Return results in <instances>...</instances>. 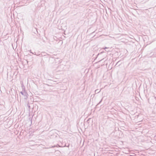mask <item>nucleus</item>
I'll list each match as a JSON object with an SVG mask.
<instances>
[{
  "mask_svg": "<svg viewBox=\"0 0 156 156\" xmlns=\"http://www.w3.org/2000/svg\"><path fill=\"white\" fill-rule=\"evenodd\" d=\"M64 66H65L63 65H59L56 68V71L57 72L62 71L64 68Z\"/></svg>",
  "mask_w": 156,
  "mask_h": 156,
  "instance_id": "f257e3e1",
  "label": "nucleus"
},
{
  "mask_svg": "<svg viewBox=\"0 0 156 156\" xmlns=\"http://www.w3.org/2000/svg\"><path fill=\"white\" fill-rule=\"evenodd\" d=\"M20 93H21V94L23 95H24V96H27V93L25 91H21L20 92Z\"/></svg>",
  "mask_w": 156,
  "mask_h": 156,
  "instance_id": "f03ea898",
  "label": "nucleus"
},
{
  "mask_svg": "<svg viewBox=\"0 0 156 156\" xmlns=\"http://www.w3.org/2000/svg\"><path fill=\"white\" fill-rule=\"evenodd\" d=\"M101 91V90H99V89H97L95 90V94H98Z\"/></svg>",
  "mask_w": 156,
  "mask_h": 156,
  "instance_id": "7ed1b4c3",
  "label": "nucleus"
},
{
  "mask_svg": "<svg viewBox=\"0 0 156 156\" xmlns=\"http://www.w3.org/2000/svg\"><path fill=\"white\" fill-rule=\"evenodd\" d=\"M35 55H36L37 56H38L40 57H42L43 56L42 54L41 53L38 54H35Z\"/></svg>",
  "mask_w": 156,
  "mask_h": 156,
  "instance_id": "20e7f679",
  "label": "nucleus"
},
{
  "mask_svg": "<svg viewBox=\"0 0 156 156\" xmlns=\"http://www.w3.org/2000/svg\"><path fill=\"white\" fill-rule=\"evenodd\" d=\"M108 48L105 47V48H104V49L105 50V51L107 52H108L109 51L108 50H106L107 49H108Z\"/></svg>",
  "mask_w": 156,
  "mask_h": 156,
  "instance_id": "39448f33",
  "label": "nucleus"
},
{
  "mask_svg": "<svg viewBox=\"0 0 156 156\" xmlns=\"http://www.w3.org/2000/svg\"><path fill=\"white\" fill-rule=\"evenodd\" d=\"M102 99L99 102V103L97 105H98L102 101Z\"/></svg>",
  "mask_w": 156,
  "mask_h": 156,
  "instance_id": "423d86ee",
  "label": "nucleus"
},
{
  "mask_svg": "<svg viewBox=\"0 0 156 156\" xmlns=\"http://www.w3.org/2000/svg\"><path fill=\"white\" fill-rule=\"evenodd\" d=\"M154 139L156 140V135H155L154 136Z\"/></svg>",
  "mask_w": 156,
  "mask_h": 156,
  "instance_id": "0eeeda50",
  "label": "nucleus"
},
{
  "mask_svg": "<svg viewBox=\"0 0 156 156\" xmlns=\"http://www.w3.org/2000/svg\"><path fill=\"white\" fill-rule=\"evenodd\" d=\"M27 106H28L29 108H30V106H29V105L28 104H27Z\"/></svg>",
  "mask_w": 156,
  "mask_h": 156,
  "instance_id": "6e6552de",
  "label": "nucleus"
},
{
  "mask_svg": "<svg viewBox=\"0 0 156 156\" xmlns=\"http://www.w3.org/2000/svg\"><path fill=\"white\" fill-rule=\"evenodd\" d=\"M32 54H34V55H35V54H36V53L35 52L34 53H32Z\"/></svg>",
  "mask_w": 156,
  "mask_h": 156,
  "instance_id": "1a4fd4ad",
  "label": "nucleus"
},
{
  "mask_svg": "<svg viewBox=\"0 0 156 156\" xmlns=\"http://www.w3.org/2000/svg\"><path fill=\"white\" fill-rule=\"evenodd\" d=\"M55 146H53L52 147H55Z\"/></svg>",
  "mask_w": 156,
  "mask_h": 156,
  "instance_id": "9d476101",
  "label": "nucleus"
},
{
  "mask_svg": "<svg viewBox=\"0 0 156 156\" xmlns=\"http://www.w3.org/2000/svg\"><path fill=\"white\" fill-rule=\"evenodd\" d=\"M119 62H118L116 64H118V63H119Z\"/></svg>",
  "mask_w": 156,
  "mask_h": 156,
  "instance_id": "9b49d317",
  "label": "nucleus"
},
{
  "mask_svg": "<svg viewBox=\"0 0 156 156\" xmlns=\"http://www.w3.org/2000/svg\"><path fill=\"white\" fill-rule=\"evenodd\" d=\"M30 53H32H32H32V52H30Z\"/></svg>",
  "mask_w": 156,
  "mask_h": 156,
  "instance_id": "f8f14e48",
  "label": "nucleus"
}]
</instances>
